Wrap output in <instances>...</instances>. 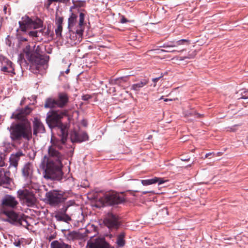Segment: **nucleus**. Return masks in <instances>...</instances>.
Returning a JSON list of instances; mask_svg holds the SVG:
<instances>
[{
    "label": "nucleus",
    "mask_w": 248,
    "mask_h": 248,
    "mask_svg": "<svg viewBox=\"0 0 248 248\" xmlns=\"http://www.w3.org/2000/svg\"><path fill=\"white\" fill-rule=\"evenodd\" d=\"M195 114L196 115V117L197 118H200L201 117L203 116V114H201L197 113V112H195Z\"/></svg>",
    "instance_id": "40"
},
{
    "label": "nucleus",
    "mask_w": 248,
    "mask_h": 248,
    "mask_svg": "<svg viewBox=\"0 0 248 248\" xmlns=\"http://www.w3.org/2000/svg\"><path fill=\"white\" fill-rule=\"evenodd\" d=\"M57 106V103L56 99L48 98L46 100L45 107L46 108H53Z\"/></svg>",
    "instance_id": "27"
},
{
    "label": "nucleus",
    "mask_w": 248,
    "mask_h": 248,
    "mask_svg": "<svg viewBox=\"0 0 248 248\" xmlns=\"http://www.w3.org/2000/svg\"><path fill=\"white\" fill-rule=\"evenodd\" d=\"M6 186L7 185H4V186H3L6 187Z\"/></svg>",
    "instance_id": "54"
},
{
    "label": "nucleus",
    "mask_w": 248,
    "mask_h": 248,
    "mask_svg": "<svg viewBox=\"0 0 248 248\" xmlns=\"http://www.w3.org/2000/svg\"><path fill=\"white\" fill-rule=\"evenodd\" d=\"M31 111L30 108L27 106L25 108L17 110L12 114L11 118L21 120L13 123L7 127L11 141L18 142L23 140H29L32 138V127L31 123L25 119L26 115Z\"/></svg>",
    "instance_id": "2"
},
{
    "label": "nucleus",
    "mask_w": 248,
    "mask_h": 248,
    "mask_svg": "<svg viewBox=\"0 0 248 248\" xmlns=\"http://www.w3.org/2000/svg\"><path fill=\"white\" fill-rule=\"evenodd\" d=\"M72 142H81L88 139V135L86 133H78L74 132L71 136Z\"/></svg>",
    "instance_id": "20"
},
{
    "label": "nucleus",
    "mask_w": 248,
    "mask_h": 248,
    "mask_svg": "<svg viewBox=\"0 0 248 248\" xmlns=\"http://www.w3.org/2000/svg\"><path fill=\"white\" fill-rule=\"evenodd\" d=\"M55 218L57 221L65 222H68L71 220V217L68 215L60 212H58L55 215Z\"/></svg>",
    "instance_id": "26"
},
{
    "label": "nucleus",
    "mask_w": 248,
    "mask_h": 248,
    "mask_svg": "<svg viewBox=\"0 0 248 248\" xmlns=\"http://www.w3.org/2000/svg\"><path fill=\"white\" fill-rule=\"evenodd\" d=\"M46 198L48 203L51 206H56L64 201L63 195L56 190L46 193Z\"/></svg>",
    "instance_id": "10"
},
{
    "label": "nucleus",
    "mask_w": 248,
    "mask_h": 248,
    "mask_svg": "<svg viewBox=\"0 0 248 248\" xmlns=\"http://www.w3.org/2000/svg\"><path fill=\"white\" fill-rule=\"evenodd\" d=\"M66 238L70 241L78 239V233L75 231L71 232L66 235Z\"/></svg>",
    "instance_id": "29"
},
{
    "label": "nucleus",
    "mask_w": 248,
    "mask_h": 248,
    "mask_svg": "<svg viewBox=\"0 0 248 248\" xmlns=\"http://www.w3.org/2000/svg\"><path fill=\"white\" fill-rule=\"evenodd\" d=\"M69 72V69H67L66 71H65V73L66 74H68Z\"/></svg>",
    "instance_id": "47"
},
{
    "label": "nucleus",
    "mask_w": 248,
    "mask_h": 248,
    "mask_svg": "<svg viewBox=\"0 0 248 248\" xmlns=\"http://www.w3.org/2000/svg\"><path fill=\"white\" fill-rule=\"evenodd\" d=\"M6 43L7 45H8L9 46H11V41L9 40V39L8 38H6Z\"/></svg>",
    "instance_id": "41"
},
{
    "label": "nucleus",
    "mask_w": 248,
    "mask_h": 248,
    "mask_svg": "<svg viewBox=\"0 0 248 248\" xmlns=\"http://www.w3.org/2000/svg\"><path fill=\"white\" fill-rule=\"evenodd\" d=\"M72 2L74 4V6H77V7H84L85 4L84 1L72 0Z\"/></svg>",
    "instance_id": "31"
},
{
    "label": "nucleus",
    "mask_w": 248,
    "mask_h": 248,
    "mask_svg": "<svg viewBox=\"0 0 248 248\" xmlns=\"http://www.w3.org/2000/svg\"><path fill=\"white\" fill-rule=\"evenodd\" d=\"M125 236V233L121 232L117 236V243L119 246L123 247L125 244V241L124 239Z\"/></svg>",
    "instance_id": "28"
},
{
    "label": "nucleus",
    "mask_w": 248,
    "mask_h": 248,
    "mask_svg": "<svg viewBox=\"0 0 248 248\" xmlns=\"http://www.w3.org/2000/svg\"><path fill=\"white\" fill-rule=\"evenodd\" d=\"M188 40L186 39H181L178 41H173L169 42L163 45L162 47L165 48L177 47L178 46H183L188 45Z\"/></svg>",
    "instance_id": "17"
},
{
    "label": "nucleus",
    "mask_w": 248,
    "mask_h": 248,
    "mask_svg": "<svg viewBox=\"0 0 248 248\" xmlns=\"http://www.w3.org/2000/svg\"><path fill=\"white\" fill-rule=\"evenodd\" d=\"M128 22V20L125 18L124 16H123L121 19V21L120 22L121 23H127Z\"/></svg>",
    "instance_id": "37"
},
{
    "label": "nucleus",
    "mask_w": 248,
    "mask_h": 248,
    "mask_svg": "<svg viewBox=\"0 0 248 248\" xmlns=\"http://www.w3.org/2000/svg\"><path fill=\"white\" fill-rule=\"evenodd\" d=\"M105 225L111 231L117 230L121 222L118 216L112 213H108L104 219Z\"/></svg>",
    "instance_id": "9"
},
{
    "label": "nucleus",
    "mask_w": 248,
    "mask_h": 248,
    "mask_svg": "<svg viewBox=\"0 0 248 248\" xmlns=\"http://www.w3.org/2000/svg\"><path fill=\"white\" fill-rule=\"evenodd\" d=\"M75 203V202L72 201H70L68 202L66 204H65L64 206L61 209V212L60 213L62 214H66L67 210L68 207L70 206L73 205Z\"/></svg>",
    "instance_id": "30"
},
{
    "label": "nucleus",
    "mask_w": 248,
    "mask_h": 248,
    "mask_svg": "<svg viewBox=\"0 0 248 248\" xmlns=\"http://www.w3.org/2000/svg\"><path fill=\"white\" fill-rule=\"evenodd\" d=\"M77 6H74V4H73V5L70 8V11L72 12V10L73 9L77 8Z\"/></svg>",
    "instance_id": "45"
},
{
    "label": "nucleus",
    "mask_w": 248,
    "mask_h": 248,
    "mask_svg": "<svg viewBox=\"0 0 248 248\" xmlns=\"http://www.w3.org/2000/svg\"><path fill=\"white\" fill-rule=\"evenodd\" d=\"M172 47L167 48V50L160 49V51L161 52H171V53H175L176 52H178V51H177L176 50L172 49Z\"/></svg>",
    "instance_id": "35"
},
{
    "label": "nucleus",
    "mask_w": 248,
    "mask_h": 248,
    "mask_svg": "<svg viewBox=\"0 0 248 248\" xmlns=\"http://www.w3.org/2000/svg\"><path fill=\"white\" fill-rule=\"evenodd\" d=\"M50 33L49 28H44L40 30L32 31L28 32L30 37L33 38L35 41L40 42L43 40V37H48Z\"/></svg>",
    "instance_id": "11"
},
{
    "label": "nucleus",
    "mask_w": 248,
    "mask_h": 248,
    "mask_svg": "<svg viewBox=\"0 0 248 248\" xmlns=\"http://www.w3.org/2000/svg\"><path fill=\"white\" fill-rule=\"evenodd\" d=\"M183 50H184V48L182 49L180 51H183Z\"/></svg>",
    "instance_id": "52"
},
{
    "label": "nucleus",
    "mask_w": 248,
    "mask_h": 248,
    "mask_svg": "<svg viewBox=\"0 0 248 248\" xmlns=\"http://www.w3.org/2000/svg\"><path fill=\"white\" fill-rule=\"evenodd\" d=\"M63 115V113L55 111L47 114L46 122L49 127L51 128L58 127L61 131L59 138L52 137L50 145L48 147L47 155L44 156L41 162V166L45 171L44 177L47 179L60 180L62 179V161L66 151L68 135L66 126L61 121Z\"/></svg>",
    "instance_id": "1"
},
{
    "label": "nucleus",
    "mask_w": 248,
    "mask_h": 248,
    "mask_svg": "<svg viewBox=\"0 0 248 248\" xmlns=\"http://www.w3.org/2000/svg\"><path fill=\"white\" fill-rule=\"evenodd\" d=\"M37 186L35 184L27 183L26 186L22 189L17 191L19 198L23 202L29 207H33L35 205L36 199L35 197L34 191L37 190Z\"/></svg>",
    "instance_id": "4"
},
{
    "label": "nucleus",
    "mask_w": 248,
    "mask_h": 248,
    "mask_svg": "<svg viewBox=\"0 0 248 248\" xmlns=\"http://www.w3.org/2000/svg\"><path fill=\"white\" fill-rule=\"evenodd\" d=\"M33 132L35 135H36L38 133H44L45 132L44 124L40 120L37 118H34L33 121Z\"/></svg>",
    "instance_id": "15"
},
{
    "label": "nucleus",
    "mask_w": 248,
    "mask_h": 248,
    "mask_svg": "<svg viewBox=\"0 0 248 248\" xmlns=\"http://www.w3.org/2000/svg\"><path fill=\"white\" fill-rule=\"evenodd\" d=\"M181 160L182 161H188L189 160V158H185V157H182L181 158Z\"/></svg>",
    "instance_id": "42"
},
{
    "label": "nucleus",
    "mask_w": 248,
    "mask_h": 248,
    "mask_svg": "<svg viewBox=\"0 0 248 248\" xmlns=\"http://www.w3.org/2000/svg\"><path fill=\"white\" fill-rule=\"evenodd\" d=\"M17 217L16 218L11 217L13 221L9 219L7 222L16 225H20L27 228L29 226V223L26 218L23 217L21 214L16 213Z\"/></svg>",
    "instance_id": "14"
},
{
    "label": "nucleus",
    "mask_w": 248,
    "mask_h": 248,
    "mask_svg": "<svg viewBox=\"0 0 248 248\" xmlns=\"http://www.w3.org/2000/svg\"><path fill=\"white\" fill-rule=\"evenodd\" d=\"M100 201L107 205H113L123 203L125 200L124 193L110 191L100 198Z\"/></svg>",
    "instance_id": "6"
},
{
    "label": "nucleus",
    "mask_w": 248,
    "mask_h": 248,
    "mask_svg": "<svg viewBox=\"0 0 248 248\" xmlns=\"http://www.w3.org/2000/svg\"><path fill=\"white\" fill-rule=\"evenodd\" d=\"M21 55H20L18 56V62L20 65H21V63L22 62V60L20 61V59H21Z\"/></svg>",
    "instance_id": "43"
},
{
    "label": "nucleus",
    "mask_w": 248,
    "mask_h": 248,
    "mask_svg": "<svg viewBox=\"0 0 248 248\" xmlns=\"http://www.w3.org/2000/svg\"><path fill=\"white\" fill-rule=\"evenodd\" d=\"M5 155L0 152V167L5 166Z\"/></svg>",
    "instance_id": "34"
},
{
    "label": "nucleus",
    "mask_w": 248,
    "mask_h": 248,
    "mask_svg": "<svg viewBox=\"0 0 248 248\" xmlns=\"http://www.w3.org/2000/svg\"><path fill=\"white\" fill-rule=\"evenodd\" d=\"M62 26H57V28L55 29V33L56 35L58 37L61 36L62 32Z\"/></svg>",
    "instance_id": "33"
},
{
    "label": "nucleus",
    "mask_w": 248,
    "mask_h": 248,
    "mask_svg": "<svg viewBox=\"0 0 248 248\" xmlns=\"http://www.w3.org/2000/svg\"><path fill=\"white\" fill-rule=\"evenodd\" d=\"M148 83V80L146 79H142L140 82L132 85L131 90L138 93L140 91V89L147 85Z\"/></svg>",
    "instance_id": "24"
},
{
    "label": "nucleus",
    "mask_w": 248,
    "mask_h": 248,
    "mask_svg": "<svg viewBox=\"0 0 248 248\" xmlns=\"http://www.w3.org/2000/svg\"><path fill=\"white\" fill-rule=\"evenodd\" d=\"M18 38L19 41L20 42H25V41H27L28 40V39L26 38H25L23 36H19L18 37Z\"/></svg>",
    "instance_id": "38"
},
{
    "label": "nucleus",
    "mask_w": 248,
    "mask_h": 248,
    "mask_svg": "<svg viewBox=\"0 0 248 248\" xmlns=\"http://www.w3.org/2000/svg\"><path fill=\"white\" fill-rule=\"evenodd\" d=\"M148 193V191H143V192H142V194H147V193Z\"/></svg>",
    "instance_id": "49"
},
{
    "label": "nucleus",
    "mask_w": 248,
    "mask_h": 248,
    "mask_svg": "<svg viewBox=\"0 0 248 248\" xmlns=\"http://www.w3.org/2000/svg\"><path fill=\"white\" fill-rule=\"evenodd\" d=\"M167 181L168 180H164L162 178L155 177L150 179L142 180L141 182L143 186H147L155 183H158V185H160Z\"/></svg>",
    "instance_id": "21"
},
{
    "label": "nucleus",
    "mask_w": 248,
    "mask_h": 248,
    "mask_svg": "<svg viewBox=\"0 0 248 248\" xmlns=\"http://www.w3.org/2000/svg\"><path fill=\"white\" fill-rule=\"evenodd\" d=\"M84 100H87V98L86 97V96H83V98Z\"/></svg>",
    "instance_id": "50"
},
{
    "label": "nucleus",
    "mask_w": 248,
    "mask_h": 248,
    "mask_svg": "<svg viewBox=\"0 0 248 248\" xmlns=\"http://www.w3.org/2000/svg\"><path fill=\"white\" fill-rule=\"evenodd\" d=\"M18 202L15 197L6 195L1 200L0 205V219L6 222L9 219L13 221L11 217H17L16 212L14 210L16 207Z\"/></svg>",
    "instance_id": "3"
},
{
    "label": "nucleus",
    "mask_w": 248,
    "mask_h": 248,
    "mask_svg": "<svg viewBox=\"0 0 248 248\" xmlns=\"http://www.w3.org/2000/svg\"><path fill=\"white\" fill-rule=\"evenodd\" d=\"M19 27L22 31H25L28 28L38 29L43 26V21L39 18L33 20L28 16L22 17V21H19Z\"/></svg>",
    "instance_id": "8"
},
{
    "label": "nucleus",
    "mask_w": 248,
    "mask_h": 248,
    "mask_svg": "<svg viewBox=\"0 0 248 248\" xmlns=\"http://www.w3.org/2000/svg\"><path fill=\"white\" fill-rule=\"evenodd\" d=\"M38 48L39 46H37L35 52H33L31 55H29L27 58L31 63V69L32 72L36 74L39 72L42 67H44L47 62L46 60L43 58L42 55L39 54Z\"/></svg>",
    "instance_id": "7"
},
{
    "label": "nucleus",
    "mask_w": 248,
    "mask_h": 248,
    "mask_svg": "<svg viewBox=\"0 0 248 248\" xmlns=\"http://www.w3.org/2000/svg\"><path fill=\"white\" fill-rule=\"evenodd\" d=\"M24 156L23 152L19 151L15 154H12L9 158L10 166L16 168L21 156Z\"/></svg>",
    "instance_id": "18"
},
{
    "label": "nucleus",
    "mask_w": 248,
    "mask_h": 248,
    "mask_svg": "<svg viewBox=\"0 0 248 248\" xmlns=\"http://www.w3.org/2000/svg\"><path fill=\"white\" fill-rule=\"evenodd\" d=\"M85 14L80 12L79 15V22L77 29L69 31V38L71 40L70 43L73 45L79 44L82 39L83 33L84 30V19Z\"/></svg>",
    "instance_id": "5"
},
{
    "label": "nucleus",
    "mask_w": 248,
    "mask_h": 248,
    "mask_svg": "<svg viewBox=\"0 0 248 248\" xmlns=\"http://www.w3.org/2000/svg\"><path fill=\"white\" fill-rule=\"evenodd\" d=\"M9 172L5 171L4 169L0 170V186L8 185L10 184V179L8 175Z\"/></svg>",
    "instance_id": "22"
},
{
    "label": "nucleus",
    "mask_w": 248,
    "mask_h": 248,
    "mask_svg": "<svg viewBox=\"0 0 248 248\" xmlns=\"http://www.w3.org/2000/svg\"><path fill=\"white\" fill-rule=\"evenodd\" d=\"M0 62L1 71L15 74L13 64L10 60L3 56H0Z\"/></svg>",
    "instance_id": "13"
},
{
    "label": "nucleus",
    "mask_w": 248,
    "mask_h": 248,
    "mask_svg": "<svg viewBox=\"0 0 248 248\" xmlns=\"http://www.w3.org/2000/svg\"><path fill=\"white\" fill-rule=\"evenodd\" d=\"M170 100H171V99H164V101H165V102H167L168 101H170Z\"/></svg>",
    "instance_id": "48"
},
{
    "label": "nucleus",
    "mask_w": 248,
    "mask_h": 248,
    "mask_svg": "<svg viewBox=\"0 0 248 248\" xmlns=\"http://www.w3.org/2000/svg\"><path fill=\"white\" fill-rule=\"evenodd\" d=\"M162 77H163V76L161 75V76H160V77H158V78H153V79H152V81H153L154 82L156 83V82H157L158 81V80H159L160 78H161Z\"/></svg>",
    "instance_id": "39"
},
{
    "label": "nucleus",
    "mask_w": 248,
    "mask_h": 248,
    "mask_svg": "<svg viewBox=\"0 0 248 248\" xmlns=\"http://www.w3.org/2000/svg\"><path fill=\"white\" fill-rule=\"evenodd\" d=\"M88 246L89 248H108V244L103 238L95 239L88 244Z\"/></svg>",
    "instance_id": "16"
},
{
    "label": "nucleus",
    "mask_w": 248,
    "mask_h": 248,
    "mask_svg": "<svg viewBox=\"0 0 248 248\" xmlns=\"http://www.w3.org/2000/svg\"><path fill=\"white\" fill-rule=\"evenodd\" d=\"M22 175L28 184H32L31 179L33 174V166L31 163H26L21 170Z\"/></svg>",
    "instance_id": "12"
},
{
    "label": "nucleus",
    "mask_w": 248,
    "mask_h": 248,
    "mask_svg": "<svg viewBox=\"0 0 248 248\" xmlns=\"http://www.w3.org/2000/svg\"><path fill=\"white\" fill-rule=\"evenodd\" d=\"M6 10H7V8L5 6V7H4V9H3V11H4V13H6Z\"/></svg>",
    "instance_id": "46"
},
{
    "label": "nucleus",
    "mask_w": 248,
    "mask_h": 248,
    "mask_svg": "<svg viewBox=\"0 0 248 248\" xmlns=\"http://www.w3.org/2000/svg\"><path fill=\"white\" fill-rule=\"evenodd\" d=\"M69 97L65 93H60L56 99L57 106L60 108L64 107L68 103Z\"/></svg>",
    "instance_id": "19"
},
{
    "label": "nucleus",
    "mask_w": 248,
    "mask_h": 248,
    "mask_svg": "<svg viewBox=\"0 0 248 248\" xmlns=\"http://www.w3.org/2000/svg\"><path fill=\"white\" fill-rule=\"evenodd\" d=\"M62 22H63V18L62 17H59L58 18H57L56 21V24L57 26H59V25L62 26Z\"/></svg>",
    "instance_id": "36"
},
{
    "label": "nucleus",
    "mask_w": 248,
    "mask_h": 248,
    "mask_svg": "<svg viewBox=\"0 0 248 248\" xmlns=\"http://www.w3.org/2000/svg\"><path fill=\"white\" fill-rule=\"evenodd\" d=\"M50 246L51 248H71V246L58 240L52 242Z\"/></svg>",
    "instance_id": "25"
},
{
    "label": "nucleus",
    "mask_w": 248,
    "mask_h": 248,
    "mask_svg": "<svg viewBox=\"0 0 248 248\" xmlns=\"http://www.w3.org/2000/svg\"><path fill=\"white\" fill-rule=\"evenodd\" d=\"M24 52L26 54L27 59L28 58L29 55H31L32 54H33V52H35V51H31V46L30 45H28L26 46V48L24 49Z\"/></svg>",
    "instance_id": "32"
},
{
    "label": "nucleus",
    "mask_w": 248,
    "mask_h": 248,
    "mask_svg": "<svg viewBox=\"0 0 248 248\" xmlns=\"http://www.w3.org/2000/svg\"><path fill=\"white\" fill-rule=\"evenodd\" d=\"M166 212V214H168V211H167V209H165Z\"/></svg>",
    "instance_id": "51"
},
{
    "label": "nucleus",
    "mask_w": 248,
    "mask_h": 248,
    "mask_svg": "<svg viewBox=\"0 0 248 248\" xmlns=\"http://www.w3.org/2000/svg\"><path fill=\"white\" fill-rule=\"evenodd\" d=\"M23 101H24V100H22L21 101V103H22V102H23Z\"/></svg>",
    "instance_id": "53"
},
{
    "label": "nucleus",
    "mask_w": 248,
    "mask_h": 248,
    "mask_svg": "<svg viewBox=\"0 0 248 248\" xmlns=\"http://www.w3.org/2000/svg\"><path fill=\"white\" fill-rule=\"evenodd\" d=\"M212 154H213L212 153H209L206 154L205 155V158H207L210 155H211Z\"/></svg>",
    "instance_id": "44"
},
{
    "label": "nucleus",
    "mask_w": 248,
    "mask_h": 248,
    "mask_svg": "<svg viewBox=\"0 0 248 248\" xmlns=\"http://www.w3.org/2000/svg\"><path fill=\"white\" fill-rule=\"evenodd\" d=\"M78 16L72 13L71 16L68 18V28L69 29V31H71V30H74V29H77L78 23H77Z\"/></svg>",
    "instance_id": "23"
}]
</instances>
